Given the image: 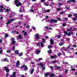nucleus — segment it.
Returning a JSON list of instances; mask_svg holds the SVG:
<instances>
[{
    "label": "nucleus",
    "instance_id": "1",
    "mask_svg": "<svg viewBox=\"0 0 77 77\" xmlns=\"http://www.w3.org/2000/svg\"><path fill=\"white\" fill-rule=\"evenodd\" d=\"M15 4L17 7H19V6L21 5V4L20 2H18V0H15Z\"/></svg>",
    "mask_w": 77,
    "mask_h": 77
},
{
    "label": "nucleus",
    "instance_id": "2",
    "mask_svg": "<svg viewBox=\"0 0 77 77\" xmlns=\"http://www.w3.org/2000/svg\"><path fill=\"white\" fill-rule=\"evenodd\" d=\"M39 65L41 68H42V70H45V68L44 67V65L42 64V63H40Z\"/></svg>",
    "mask_w": 77,
    "mask_h": 77
},
{
    "label": "nucleus",
    "instance_id": "3",
    "mask_svg": "<svg viewBox=\"0 0 77 77\" xmlns=\"http://www.w3.org/2000/svg\"><path fill=\"white\" fill-rule=\"evenodd\" d=\"M25 11V10L23 7H21L20 8L19 12H24Z\"/></svg>",
    "mask_w": 77,
    "mask_h": 77
},
{
    "label": "nucleus",
    "instance_id": "4",
    "mask_svg": "<svg viewBox=\"0 0 77 77\" xmlns=\"http://www.w3.org/2000/svg\"><path fill=\"white\" fill-rule=\"evenodd\" d=\"M22 68H24V69L25 70H27V69H28L27 67L26 66H25V65L24 64L22 66Z\"/></svg>",
    "mask_w": 77,
    "mask_h": 77
},
{
    "label": "nucleus",
    "instance_id": "5",
    "mask_svg": "<svg viewBox=\"0 0 77 77\" xmlns=\"http://www.w3.org/2000/svg\"><path fill=\"white\" fill-rule=\"evenodd\" d=\"M14 21V19H10L8 20V22L6 23V24L7 25V26L9 24H10V22H11L12 21Z\"/></svg>",
    "mask_w": 77,
    "mask_h": 77
},
{
    "label": "nucleus",
    "instance_id": "6",
    "mask_svg": "<svg viewBox=\"0 0 77 77\" xmlns=\"http://www.w3.org/2000/svg\"><path fill=\"white\" fill-rule=\"evenodd\" d=\"M4 68L7 72H9V68H8V67H4Z\"/></svg>",
    "mask_w": 77,
    "mask_h": 77
},
{
    "label": "nucleus",
    "instance_id": "7",
    "mask_svg": "<svg viewBox=\"0 0 77 77\" xmlns=\"http://www.w3.org/2000/svg\"><path fill=\"white\" fill-rule=\"evenodd\" d=\"M64 34L66 35H67V36H71V32H69V33H68V32L66 31L64 32Z\"/></svg>",
    "mask_w": 77,
    "mask_h": 77
},
{
    "label": "nucleus",
    "instance_id": "8",
    "mask_svg": "<svg viewBox=\"0 0 77 77\" xmlns=\"http://www.w3.org/2000/svg\"><path fill=\"white\" fill-rule=\"evenodd\" d=\"M57 20H53V19H51V23H57Z\"/></svg>",
    "mask_w": 77,
    "mask_h": 77
},
{
    "label": "nucleus",
    "instance_id": "9",
    "mask_svg": "<svg viewBox=\"0 0 77 77\" xmlns=\"http://www.w3.org/2000/svg\"><path fill=\"white\" fill-rule=\"evenodd\" d=\"M11 77H16V72H13V74L11 75Z\"/></svg>",
    "mask_w": 77,
    "mask_h": 77
},
{
    "label": "nucleus",
    "instance_id": "10",
    "mask_svg": "<svg viewBox=\"0 0 77 77\" xmlns=\"http://www.w3.org/2000/svg\"><path fill=\"white\" fill-rule=\"evenodd\" d=\"M76 30L75 28H74V30H72V28H70L69 29H67L66 31H74V30Z\"/></svg>",
    "mask_w": 77,
    "mask_h": 77
},
{
    "label": "nucleus",
    "instance_id": "11",
    "mask_svg": "<svg viewBox=\"0 0 77 77\" xmlns=\"http://www.w3.org/2000/svg\"><path fill=\"white\" fill-rule=\"evenodd\" d=\"M19 66H20V61H17V62L16 67L18 68L19 67Z\"/></svg>",
    "mask_w": 77,
    "mask_h": 77
},
{
    "label": "nucleus",
    "instance_id": "12",
    "mask_svg": "<svg viewBox=\"0 0 77 77\" xmlns=\"http://www.w3.org/2000/svg\"><path fill=\"white\" fill-rule=\"evenodd\" d=\"M35 36L36 38V39H38L39 38V37L38 36H39V34H36L35 35Z\"/></svg>",
    "mask_w": 77,
    "mask_h": 77
},
{
    "label": "nucleus",
    "instance_id": "13",
    "mask_svg": "<svg viewBox=\"0 0 77 77\" xmlns=\"http://www.w3.org/2000/svg\"><path fill=\"white\" fill-rule=\"evenodd\" d=\"M72 2H75V1L74 0H69L67 1V3H71Z\"/></svg>",
    "mask_w": 77,
    "mask_h": 77
},
{
    "label": "nucleus",
    "instance_id": "14",
    "mask_svg": "<svg viewBox=\"0 0 77 77\" xmlns=\"http://www.w3.org/2000/svg\"><path fill=\"white\" fill-rule=\"evenodd\" d=\"M17 39H22V36L21 35H19Z\"/></svg>",
    "mask_w": 77,
    "mask_h": 77
},
{
    "label": "nucleus",
    "instance_id": "15",
    "mask_svg": "<svg viewBox=\"0 0 77 77\" xmlns=\"http://www.w3.org/2000/svg\"><path fill=\"white\" fill-rule=\"evenodd\" d=\"M50 41L51 44V45H53L54 43L53 40L51 38L50 39Z\"/></svg>",
    "mask_w": 77,
    "mask_h": 77
},
{
    "label": "nucleus",
    "instance_id": "16",
    "mask_svg": "<svg viewBox=\"0 0 77 77\" xmlns=\"http://www.w3.org/2000/svg\"><path fill=\"white\" fill-rule=\"evenodd\" d=\"M57 57V56H52L51 57V59H54V58H56Z\"/></svg>",
    "mask_w": 77,
    "mask_h": 77
},
{
    "label": "nucleus",
    "instance_id": "17",
    "mask_svg": "<svg viewBox=\"0 0 77 77\" xmlns=\"http://www.w3.org/2000/svg\"><path fill=\"white\" fill-rule=\"evenodd\" d=\"M14 53L16 54H18V53H19V52L17 50H16L15 51Z\"/></svg>",
    "mask_w": 77,
    "mask_h": 77
},
{
    "label": "nucleus",
    "instance_id": "18",
    "mask_svg": "<svg viewBox=\"0 0 77 77\" xmlns=\"http://www.w3.org/2000/svg\"><path fill=\"white\" fill-rule=\"evenodd\" d=\"M33 71H34V69H32L31 70L30 74H33Z\"/></svg>",
    "mask_w": 77,
    "mask_h": 77
},
{
    "label": "nucleus",
    "instance_id": "19",
    "mask_svg": "<svg viewBox=\"0 0 77 77\" xmlns=\"http://www.w3.org/2000/svg\"><path fill=\"white\" fill-rule=\"evenodd\" d=\"M63 44H64V43H63V42H60L59 43V45H60V46L63 45Z\"/></svg>",
    "mask_w": 77,
    "mask_h": 77
},
{
    "label": "nucleus",
    "instance_id": "20",
    "mask_svg": "<svg viewBox=\"0 0 77 77\" xmlns=\"http://www.w3.org/2000/svg\"><path fill=\"white\" fill-rule=\"evenodd\" d=\"M45 76H47L48 75H49V74H50V73L49 72H48V73H45Z\"/></svg>",
    "mask_w": 77,
    "mask_h": 77
},
{
    "label": "nucleus",
    "instance_id": "21",
    "mask_svg": "<svg viewBox=\"0 0 77 77\" xmlns=\"http://www.w3.org/2000/svg\"><path fill=\"white\" fill-rule=\"evenodd\" d=\"M40 45L41 47H43V46H44V44H43V43L42 42H41Z\"/></svg>",
    "mask_w": 77,
    "mask_h": 77
},
{
    "label": "nucleus",
    "instance_id": "22",
    "mask_svg": "<svg viewBox=\"0 0 77 77\" xmlns=\"http://www.w3.org/2000/svg\"><path fill=\"white\" fill-rule=\"evenodd\" d=\"M55 75L54 74L52 73L50 75V76L51 77H54Z\"/></svg>",
    "mask_w": 77,
    "mask_h": 77
},
{
    "label": "nucleus",
    "instance_id": "23",
    "mask_svg": "<svg viewBox=\"0 0 77 77\" xmlns=\"http://www.w3.org/2000/svg\"><path fill=\"white\" fill-rule=\"evenodd\" d=\"M2 48H0V54H2Z\"/></svg>",
    "mask_w": 77,
    "mask_h": 77
},
{
    "label": "nucleus",
    "instance_id": "24",
    "mask_svg": "<svg viewBox=\"0 0 77 77\" xmlns=\"http://www.w3.org/2000/svg\"><path fill=\"white\" fill-rule=\"evenodd\" d=\"M11 50H8L7 51V53H11Z\"/></svg>",
    "mask_w": 77,
    "mask_h": 77
},
{
    "label": "nucleus",
    "instance_id": "25",
    "mask_svg": "<svg viewBox=\"0 0 77 77\" xmlns=\"http://www.w3.org/2000/svg\"><path fill=\"white\" fill-rule=\"evenodd\" d=\"M41 51H40V50H38L36 52V53L37 54H39V53H40Z\"/></svg>",
    "mask_w": 77,
    "mask_h": 77
},
{
    "label": "nucleus",
    "instance_id": "26",
    "mask_svg": "<svg viewBox=\"0 0 77 77\" xmlns=\"http://www.w3.org/2000/svg\"><path fill=\"white\" fill-rule=\"evenodd\" d=\"M23 55V53H20L18 54V56L19 57Z\"/></svg>",
    "mask_w": 77,
    "mask_h": 77
},
{
    "label": "nucleus",
    "instance_id": "27",
    "mask_svg": "<svg viewBox=\"0 0 77 77\" xmlns=\"http://www.w3.org/2000/svg\"><path fill=\"white\" fill-rule=\"evenodd\" d=\"M61 37V35H57V37L58 38V39L60 38Z\"/></svg>",
    "mask_w": 77,
    "mask_h": 77
},
{
    "label": "nucleus",
    "instance_id": "28",
    "mask_svg": "<svg viewBox=\"0 0 77 77\" xmlns=\"http://www.w3.org/2000/svg\"><path fill=\"white\" fill-rule=\"evenodd\" d=\"M48 53H52V51L51 50H49L48 51Z\"/></svg>",
    "mask_w": 77,
    "mask_h": 77
},
{
    "label": "nucleus",
    "instance_id": "29",
    "mask_svg": "<svg viewBox=\"0 0 77 77\" xmlns=\"http://www.w3.org/2000/svg\"><path fill=\"white\" fill-rule=\"evenodd\" d=\"M16 42L15 41H13L12 42V44L13 45H14V44H15Z\"/></svg>",
    "mask_w": 77,
    "mask_h": 77
},
{
    "label": "nucleus",
    "instance_id": "30",
    "mask_svg": "<svg viewBox=\"0 0 77 77\" xmlns=\"http://www.w3.org/2000/svg\"><path fill=\"white\" fill-rule=\"evenodd\" d=\"M45 12H50V10H45Z\"/></svg>",
    "mask_w": 77,
    "mask_h": 77
},
{
    "label": "nucleus",
    "instance_id": "31",
    "mask_svg": "<svg viewBox=\"0 0 77 77\" xmlns=\"http://www.w3.org/2000/svg\"><path fill=\"white\" fill-rule=\"evenodd\" d=\"M8 36H9V35H8V34L7 33L5 34V36L6 37V38H7Z\"/></svg>",
    "mask_w": 77,
    "mask_h": 77
},
{
    "label": "nucleus",
    "instance_id": "32",
    "mask_svg": "<svg viewBox=\"0 0 77 77\" xmlns=\"http://www.w3.org/2000/svg\"><path fill=\"white\" fill-rule=\"evenodd\" d=\"M29 20H30V18H29V17H28L27 18L26 21H29Z\"/></svg>",
    "mask_w": 77,
    "mask_h": 77
},
{
    "label": "nucleus",
    "instance_id": "33",
    "mask_svg": "<svg viewBox=\"0 0 77 77\" xmlns=\"http://www.w3.org/2000/svg\"><path fill=\"white\" fill-rule=\"evenodd\" d=\"M52 47V46H51L50 45H48V48H51Z\"/></svg>",
    "mask_w": 77,
    "mask_h": 77
},
{
    "label": "nucleus",
    "instance_id": "34",
    "mask_svg": "<svg viewBox=\"0 0 77 77\" xmlns=\"http://www.w3.org/2000/svg\"><path fill=\"white\" fill-rule=\"evenodd\" d=\"M7 60H8V59H7V58H5L4 59V62H6V61H7Z\"/></svg>",
    "mask_w": 77,
    "mask_h": 77
},
{
    "label": "nucleus",
    "instance_id": "35",
    "mask_svg": "<svg viewBox=\"0 0 77 77\" xmlns=\"http://www.w3.org/2000/svg\"><path fill=\"white\" fill-rule=\"evenodd\" d=\"M0 12H1V13L3 12V9H0Z\"/></svg>",
    "mask_w": 77,
    "mask_h": 77
},
{
    "label": "nucleus",
    "instance_id": "36",
    "mask_svg": "<svg viewBox=\"0 0 77 77\" xmlns=\"http://www.w3.org/2000/svg\"><path fill=\"white\" fill-rule=\"evenodd\" d=\"M44 5H45V6H48V4L47 3H45Z\"/></svg>",
    "mask_w": 77,
    "mask_h": 77
},
{
    "label": "nucleus",
    "instance_id": "37",
    "mask_svg": "<svg viewBox=\"0 0 77 77\" xmlns=\"http://www.w3.org/2000/svg\"><path fill=\"white\" fill-rule=\"evenodd\" d=\"M56 61L54 60L52 62H51L52 63H56Z\"/></svg>",
    "mask_w": 77,
    "mask_h": 77
},
{
    "label": "nucleus",
    "instance_id": "38",
    "mask_svg": "<svg viewBox=\"0 0 77 77\" xmlns=\"http://www.w3.org/2000/svg\"><path fill=\"white\" fill-rule=\"evenodd\" d=\"M34 11H33V10L32 9H31L30 10V12H33Z\"/></svg>",
    "mask_w": 77,
    "mask_h": 77
},
{
    "label": "nucleus",
    "instance_id": "39",
    "mask_svg": "<svg viewBox=\"0 0 77 77\" xmlns=\"http://www.w3.org/2000/svg\"><path fill=\"white\" fill-rule=\"evenodd\" d=\"M73 15L75 17H77V14H73Z\"/></svg>",
    "mask_w": 77,
    "mask_h": 77
},
{
    "label": "nucleus",
    "instance_id": "40",
    "mask_svg": "<svg viewBox=\"0 0 77 77\" xmlns=\"http://www.w3.org/2000/svg\"><path fill=\"white\" fill-rule=\"evenodd\" d=\"M27 32H24L23 35L24 36H26V35H27Z\"/></svg>",
    "mask_w": 77,
    "mask_h": 77
},
{
    "label": "nucleus",
    "instance_id": "41",
    "mask_svg": "<svg viewBox=\"0 0 77 77\" xmlns=\"http://www.w3.org/2000/svg\"><path fill=\"white\" fill-rule=\"evenodd\" d=\"M0 8H2V9H3V8H4V6H3V5H0Z\"/></svg>",
    "mask_w": 77,
    "mask_h": 77
},
{
    "label": "nucleus",
    "instance_id": "42",
    "mask_svg": "<svg viewBox=\"0 0 77 77\" xmlns=\"http://www.w3.org/2000/svg\"><path fill=\"white\" fill-rule=\"evenodd\" d=\"M61 53H58V54H57V55H58V56H60V55H61Z\"/></svg>",
    "mask_w": 77,
    "mask_h": 77
},
{
    "label": "nucleus",
    "instance_id": "43",
    "mask_svg": "<svg viewBox=\"0 0 77 77\" xmlns=\"http://www.w3.org/2000/svg\"><path fill=\"white\" fill-rule=\"evenodd\" d=\"M32 29H33V30H34L36 29V28L34 26H32Z\"/></svg>",
    "mask_w": 77,
    "mask_h": 77
},
{
    "label": "nucleus",
    "instance_id": "44",
    "mask_svg": "<svg viewBox=\"0 0 77 77\" xmlns=\"http://www.w3.org/2000/svg\"><path fill=\"white\" fill-rule=\"evenodd\" d=\"M26 27L28 29H29V28L30 27V26L29 25H28L26 26Z\"/></svg>",
    "mask_w": 77,
    "mask_h": 77
},
{
    "label": "nucleus",
    "instance_id": "45",
    "mask_svg": "<svg viewBox=\"0 0 77 77\" xmlns=\"http://www.w3.org/2000/svg\"><path fill=\"white\" fill-rule=\"evenodd\" d=\"M42 41L43 42H45V39L43 38L42 39Z\"/></svg>",
    "mask_w": 77,
    "mask_h": 77
},
{
    "label": "nucleus",
    "instance_id": "46",
    "mask_svg": "<svg viewBox=\"0 0 77 77\" xmlns=\"http://www.w3.org/2000/svg\"><path fill=\"white\" fill-rule=\"evenodd\" d=\"M63 26H66V23H64L63 24Z\"/></svg>",
    "mask_w": 77,
    "mask_h": 77
},
{
    "label": "nucleus",
    "instance_id": "47",
    "mask_svg": "<svg viewBox=\"0 0 77 77\" xmlns=\"http://www.w3.org/2000/svg\"><path fill=\"white\" fill-rule=\"evenodd\" d=\"M12 33H16V31H12L11 32Z\"/></svg>",
    "mask_w": 77,
    "mask_h": 77
},
{
    "label": "nucleus",
    "instance_id": "48",
    "mask_svg": "<svg viewBox=\"0 0 77 77\" xmlns=\"http://www.w3.org/2000/svg\"><path fill=\"white\" fill-rule=\"evenodd\" d=\"M45 0H40V1L41 2H45Z\"/></svg>",
    "mask_w": 77,
    "mask_h": 77
},
{
    "label": "nucleus",
    "instance_id": "49",
    "mask_svg": "<svg viewBox=\"0 0 77 77\" xmlns=\"http://www.w3.org/2000/svg\"><path fill=\"white\" fill-rule=\"evenodd\" d=\"M6 11L7 12H9V9L7 8L6 9Z\"/></svg>",
    "mask_w": 77,
    "mask_h": 77
},
{
    "label": "nucleus",
    "instance_id": "50",
    "mask_svg": "<svg viewBox=\"0 0 77 77\" xmlns=\"http://www.w3.org/2000/svg\"><path fill=\"white\" fill-rule=\"evenodd\" d=\"M68 72V70L67 69H66L65 70V72L66 73V72Z\"/></svg>",
    "mask_w": 77,
    "mask_h": 77
},
{
    "label": "nucleus",
    "instance_id": "51",
    "mask_svg": "<svg viewBox=\"0 0 77 77\" xmlns=\"http://www.w3.org/2000/svg\"><path fill=\"white\" fill-rule=\"evenodd\" d=\"M12 49V50H15V46L13 47Z\"/></svg>",
    "mask_w": 77,
    "mask_h": 77
},
{
    "label": "nucleus",
    "instance_id": "52",
    "mask_svg": "<svg viewBox=\"0 0 77 77\" xmlns=\"http://www.w3.org/2000/svg\"><path fill=\"white\" fill-rule=\"evenodd\" d=\"M73 20H77V18H76V17H74L73 18Z\"/></svg>",
    "mask_w": 77,
    "mask_h": 77
},
{
    "label": "nucleus",
    "instance_id": "53",
    "mask_svg": "<svg viewBox=\"0 0 77 77\" xmlns=\"http://www.w3.org/2000/svg\"><path fill=\"white\" fill-rule=\"evenodd\" d=\"M57 11H60V10H61V9L60 8H57Z\"/></svg>",
    "mask_w": 77,
    "mask_h": 77
},
{
    "label": "nucleus",
    "instance_id": "54",
    "mask_svg": "<svg viewBox=\"0 0 77 77\" xmlns=\"http://www.w3.org/2000/svg\"><path fill=\"white\" fill-rule=\"evenodd\" d=\"M45 39H48V36H45Z\"/></svg>",
    "mask_w": 77,
    "mask_h": 77
},
{
    "label": "nucleus",
    "instance_id": "55",
    "mask_svg": "<svg viewBox=\"0 0 77 77\" xmlns=\"http://www.w3.org/2000/svg\"><path fill=\"white\" fill-rule=\"evenodd\" d=\"M65 21H67L68 20V18L67 17L65 18L64 19Z\"/></svg>",
    "mask_w": 77,
    "mask_h": 77
},
{
    "label": "nucleus",
    "instance_id": "56",
    "mask_svg": "<svg viewBox=\"0 0 77 77\" xmlns=\"http://www.w3.org/2000/svg\"><path fill=\"white\" fill-rule=\"evenodd\" d=\"M58 5L60 6H62V5H63V4L62 3H59Z\"/></svg>",
    "mask_w": 77,
    "mask_h": 77
},
{
    "label": "nucleus",
    "instance_id": "57",
    "mask_svg": "<svg viewBox=\"0 0 77 77\" xmlns=\"http://www.w3.org/2000/svg\"><path fill=\"white\" fill-rule=\"evenodd\" d=\"M38 60H42V58H38Z\"/></svg>",
    "mask_w": 77,
    "mask_h": 77
},
{
    "label": "nucleus",
    "instance_id": "58",
    "mask_svg": "<svg viewBox=\"0 0 77 77\" xmlns=\"http://www.w3.org/2000/svg\"><path fill=\"white\" fill-rule=\"evenodd\" d=\"M68 16L69 17H71L72 16V15L70 14H69Z\"/></svg>",
    "mask_w": 77,
    "mask_h": 77
},
{
    "label": "nucleus",
    "instance_id": "59",
    "mask_svg": "<svg viewBox=\"0 0 77 77\" xmlns=\"http://www.w3.org/2000/svg\"><path fill=\"white\" fill-rule=\"evenodd\" d=\"M70 57V58H74V56H71Z\"/></svg>",
    "mask_w": 77,
    "mask_h": 77
},
{
    "label": "nucleus",
    "instance_id": "60",
    "mask_svg": "<svg viewBox=\"0 0 77 77\" xmlns=\"http://www.w3.org/2000/svg\"><path fill=\"white\" fill-rule=\"evenodd\" d=\"M2 41H3V40H2V39H0V43H2Z\"/></svg>",
    "mask_w": 77,
    "mask_h": 77
},
{
    "label": "nucleus",
    "instance_id": "61",
    "mask_svg": "<svg viewBox=\"0 0 77 77\" xmlns=\"http://www.w3.org/2000/svg\"><path fill=\"white\" fill-rule=\"evenodd\" d=\"M73 47H77V45H73Z\"/></svg>",
    "mask_w": 77,
    "mask_h": 77
},
{
    "label": "nucleus",
    "instance_id": "62",
    "mask_svg": "<svg viewBox=\"0 0 77 77\" xmlns=\"http://www.w3.org/2000/svg\"><path fill=\"white\" fill-rule=\"evenodd\" d=\"M57 69H59L60 68V66H58L57 67Z\"/></svg>",
    "mask_w": 77,
    "mask_h": 77
},
{
    "label": "nucleus",
    "instance_id": "63",
    "mask_svg": "<svg viewBox=\"0 0 77 77\" xmlns=\"http://www.w3.org/2000/svg\"><path fill=\"white\" fill-rule=\"evenodd\" d=\"M8 75H9V74L8 73H7L6 75V77H7Z\"/></svg>",
    "mask_w": 77,
    "mask_h": 77
},
{
    "label": "nucleus",
    "instance_id": "64",
    "mask_svg": "<svg viewBox=\"0 0 77 77\" xmlns=\"http://www.w3.org/2000/svg\"><path fill=\"white\" fill-rule=\"evenodd\" d=\"M15 39V38H11V40L12 41H14Z\"/></svg>",
    "mask_w": 77,
    "mask_h": 77
}]
</instances>
